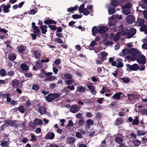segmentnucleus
Returning a JSON list of instances; mask_svg holds the SVG:
<instances>
[{
  "mask_svg": "<svg viewBox=\"0 0 147 147\" xmlns=\"http://www.w3.org/2000/svg\"><path fill=\"white\" fill-rule=\"evenodd\" d=\"M118 32L114 36L113 33H111L110 36L111 37V38L113 39L115 41L118 40L120 37V35L124 36L126 34L127 30L126 29H124L122 26L121 25L119 27Z\"/></svg>",
  "mask_w": 147,
  "mask_h": 147,
  "instance_id": "1",
  "label": "nucleus"
},
{
  "mask_svg": "<svg viewBox=\"0 0 147 147\" xmlns=\"http://www.w3.org/2000/svg\"><path fill=\"white\" fill-rule=\"evenodd\" d=\"M41 75H40V77H42V74H45L46 76H50L47 77L46 79V80L47 81H52L56 79V77L55 76H51L53 73L52 72H47L43 69H42L40 72Z\"/></svg>",
  "mask_w": 147,
  "mask_h": 147,
  "instance_id": "2",
  "label": "nucleus"
},
{
  "mask_svg": "<svg viewBox=\"0 0 147 147\" xmlns=\"http://www.w3.org/2000/svg\"><path fill=\"white\" fill-rule=\"evenodd\" d=\"M130 58L133 61H135L136 58L141 53L137 49L135 48H132L130 49Z\"/></svg>",
  "mask_w": 147,
  "mask_h": 147,
  "instance_id": "3",
  "label": "nucleus"
},
{
  "mask_svg": "<svg viewBox=\"0 0 147 147\" xmlns=\"http://www.w3.org/2000/svg\"><path fill=\"white\" fill-rule=\"evenodd\" d=\"M130 52L129 49H125L122 50V51L119 53V55L121 57L127 59L130 58Z\"/></svg>",
  "mask_w": 147,
  "mask_h": 147,
  "instance_id": "4",
  "label": "nucleus"
},
{
  "mask_svg": "<svg viewBox=\"0 0 147 147\" xmlns=\"http://www.w3.org/2000/svg\"><path fill=\"white\" fill-rule=\"evenodd\" d=\"M112 65L118 68L122 67L123 66L122 60L120 58H117L116 61L112 63Z\"/></svg>",
  "mask_w": 147,
  "mask_h": 147,
  "instance_id": "5",
  "label": "nucleus"
},
{
  "mask_svg": "<svg viewBox=\"0 0 147 147\" xmlns=\"http://www.w3.org/2000/svg\"><path fill=\"white\" fill-rule=\"evenodd\" d=\"M126 29L127 30V32L126 33V34H127V38H129L132 37L136 32V30L133 28L130 29L129 32H128V29L126 28H125L124 29Z\"/></svg>",
  "mask_w": 147,
  "mask_h": 147,
  "instance_id": "6",
  "label": "nucleus"
},
{
  "mask_svg": "<svg viewBox=\"0 0 147 147\" xmlns=\"http://www.w3.org/2000/svg\"><path fill=\"white\" fill-rule=\"evenodd\" d=\"M58 95L57 94H50L46 97V100L48 102H51L55 98L58 96Z\"/></svg>",
  "mask_w": 147,
  "mask_h": 147,
  "instance_id": "7",
  "label": "nucleus"
},
{
  "mask_svg": "<svg viewBox=\"0 0 147 147\" xmlns=\"http://www.w3.org/2000/svg\"><path fill=\"white\" fill-rule=\"evenodd\" d=\"M0 7L4 13H8L9 12V9L11 7V6L9 4L5 5L3 4L0 6Z\"/></svg>",
  "mask_w": 147,
  "mask_h": 147,
  "instance_id": "8",
  "label": "nucleus"
},
{
  "mask_svg": "<svg viewBox=\"0 0 147 147\" xmlns=\"http://www.w3.org/2000/svg\"><path fill=\"white\" fill-rule=\"evenodd\" d=\"M137 62L139 63L144 64L145 63L146 60L145 56L142 55L140 54L137 57Z\"/></svg>",
  "mask_w": 147,
  "mask_h": 147,
  "instance_id": "9",
  "label": "nucleus"
},
{
  "mask_svg": "<svg viewBox=\"0 0 147 147\" xmlns=\"http://www.w3.org/2000/svg\"><path fill=\"white\" fill-rule=\"evenodd\" d=\"M126 66L130 70L133 71L137 70L140 68L139 66L136 64H134L131 65H130L129 64H127Z\"/></svg>",
  "mask_w": 147,
  "mask_h": 147,
  "instance_id": "10",
  "label": "nucleus"
},
{
  "mask_svg": "<svg viewBox=\"0 0 147 147\" xmlns=\"http://www.w3.org/2000/svg\"><path fill=\"white\" fill-rule=\"evenodd\" d=\"M126 22L129 24H131L135 21L134 17L132 15H129L126 18Z\"/></svg>",
  "mask_w": 147,
  "mask_h": 147,
  "instance_id": "11",
  "label": "nucleus"
},
{
  "mask_svg": "<svg viewBox=\"0 0 147 147\" xmlns=\"http://www.w3.org/2000/svg\"><path fill=\"white\" fill-rule=\"evenodd\" d=\"M69 111L71 113H76L77 111H79V107L77 105H74L70 107Z\"/></svg>",
  "mask_w": 147,
  "mask_h": 147,
  "instance_id": "12",
  "label": "nucleus"
},
{
  "mask_svg": "<svg viewBox=\"0 0 147 147\" xmlns=\"http://www.w3.org/2000/svg\"><path fill=\"white\" fill-rule=\"evenodd\" d=\"M124 94L122 92H118L115 94L113 96V98L116 100H119L123 97Z\"/></svg>",
  "mask_w": 147,
  "mask_h": 147,
  "instance_id": "13",
  "label": "nucleus"
},
{
  "mask_svg": "<svg viewBox=\"0 0 147 147\" xmlns=\"http://www.w3.org/2000/svg\"><path fill=\"white\" fill-rule=\"evenodd\" d=\"M108 30V28L104 26H101L99 27L98 31L99 33H104Z\"/></svg>",
  "mask_w": 147,
  "mask_h": 147,
  "instance_id": "14",
  "label": "nucleus"
},
{
  "mask_svg": "<svg viewBox=\"0 0 147 147\" xmlns=\"http://www.w3.org/2000/svg\"><path fill=\"white\" fill-rule=\"evenodd\" d=\"M55 136V134L53 132H49L47 134L45 137V138L46 139H52L54 138Z\"/></svg>",
  "mask_w": 147,
  "mask_h": 147,
  "instance_id": "15",
  "label": "nucleus"
},
{
  "mask_svg": "<svg viewBox=\"0 0 147 147\" xmlns=\"http://www.w3.org/2000/svg\"><path fill=\"white\" fill-rule=\"evenodd\" d=\"M11 84L13 88L21 87V86H19L20 84L19 81L16 80H14L11 82Z\"/></svg>",
  "mask_w": 147,
  "mask_h": 147,
  "instance_id": "16",
  "label": "nucleus"
},
{
  "mask_svg": "<svg viewBox=\"0 0 147 147\" xmlns=\"http://www.w3.org/2000/svg\"><path fill=\"white\" fill-rule=\"evenodd\" d=\"M109 25L110 27L112 26H113L115 25L116 23V21L114 18H111V16L109 18Z\"/></svg>",
  "mask_w": 147,
  "mask_h": 147,
  "instance_id": "17",
  "label": "nucleus"
},
{
  "mask_svg": "<svg viewBox=\"0 0 147 147\" xmlns=\"http://www.w3.org/2000/svg\"><path fill=\"white\" fill-rule=\"evenodd\" d=\"M9 59L11 61L14 60L16 58V55L13 53H10L8 55Z\"/></svg>",
  "mask_w": 147,
  "mask_h": 147,
  "instance_id": "18",
  "label": "nucleus"
},
{
  "mask_svg": "<svg viewBox=\"0 0 147 147\" xmlns=\"http://www.w3.org/2000/svg\"><path fill=\"white\" fill-rule=\"evenodd\" d=\"M33 54L35 58L36 59H39L40 57V53L39 51H34Z\"/></svg>",
  "mask_w": 147,
  "mask_h": 147,
  "instance_id": "19",
  "label": "nucleus"
},
{
  "mask_svg": "<svg viewBox=\"0 0 147 147\" xmlns=\"http://www.w3.org/2000/svg\"><path fill=\"white\" fill-rule=\"evenodd\" d=\"M137 23L140 26H142L144 24V20L143 19L138 18L137 20Z\"/></svg>",
  "mask_w": 147,
  "mask_h": 147,
  "instance_id": "20",
  "label": "nucleus"
},
{
  "mask_svg": "<svg viewBox=\"0 0 147 147\" xmlns=\"http://www.w3.org/2000/svg\"><path fill=\"white\" fill-rule=\"evenodd\" d=\"M75 138L73 137H69L66 139V141L68 144L74 142L75 141Z\"/></svg>",
  "mask_w": 147,
  "mask_h": 147,
  "instance_id": "21",
  "label": "nucleus"
},
{
  "mask_svg": "<svg viewBox=\"0 0 147 147\" xmlns=\"http://www.w3.org/2000/svg\"><path fill=\"white\" fill-rule=\"evenodd\" d=\"M34 123L36 125H42L43 124V121L40 119H35L34 121Z\"/></svg>",
  "mask_w": 147,
  "mask_h": 147,
  "instance_id": "22",
  "label": "nucleus"
},
{
  "mask_svg": "<svg viewBox=\"0 0 147 147\" xmlns=\"http://www.w3.org/2000/svg\"><path fill=\"white\" fill-rule=\"evenodd\" d=\"M78 8L77 5H76L73 7H71L69 8H68L67 11L68 12L73 13L74 11L76 10Z\"/></svg>",
  "mask_w": 147,
  "mask_h": 147,
  "instance_id": "23",
  "label": "nucleus"
},
{
  "mask_svg": "<svg viewBox=\"0 0 147 147\" xmlns=\"http://www.w3.org/2000/svg\"><path fill=\"white\" fill-rule=\"evenodd\" d=\"M11 47L9 45H7L6 47L4 49V52L5 53H6L10 51L11 50Z\"/></svg>",
  "mask_w": 147,
  "mask_h": 147,
  "instance_id": "24",
  "label": "nucleus"
},
{
  "mask_svg": "<svg viewBox=\"0 0 147 147\" xmlns=\"http://www.w3.org/2000/svg\"><path fill=\"white\" fill-rule=\"evenodd\" d=\"M40 28L42 34H45L47 32V26L46 25L41 26H40Z\"/></svg>",
  "mask_w": 147,
  "mask_h": 147,
  "instance_id": "25",
  "label": "nucleus"
},
{
  "mask_svg": "<svg viewBox=\"0 0 147 147\" xmlns=\"http://www.w3.org/2000/svg\"><path fill=\"white\" fill-rule=\"evenodd\" d=\"M38 111L41 114H44L46 112V109L43 106H41L39 107Z\"/></svg>",
  "mask_w": 147,
  "mask_h": 147,
  "instance_id": "26",
  "label": "nucleus"
},
{
  "mask_svg": "<svg viewBox=\"0 0 147 147\" xmlns=\"http://www.w3.org/2000/svg\"><path fill=\"white\" fill-rule=\"evenodd\" d=\"M44 23L46 24H56V22L53 20H45L44 22Z\"/></svg>",
  "mask_w": 147,
  "mask_h": 147,
  "instance_id": "27",
  "label": "nucleus"
},
{
  "mask_svg": "<svg viewBox=\"0 0 147 147\" xmlns=\"http://www.w3.org/2000/svg\"><path fill=\"white\" fill-rule=\"evenodd\" d=\"M137 134L140 136H143L146 133V131L144 130H138L137 131Z\"/></svg>",
  "mask_w": 147,
  "mask_h": 147,
  "instance_id": "28",
  "label": "nucleus"
},
{
  "mask_svg": "<svg viewBox=\"0 0 147 147\" xmlns=\"http://www.w3.org/2000/svg\"><path fill=\"white\" fill-rule=\"evenodd\" d=\"M92 31L93 35L94 36H95L98 33V31L96 27H94L92 28Z\"/></svg>",
  "mask_w": 147,
  "mask_h": 147,
  "instance_id": "29",
  "label": "nucleus"
},
{
  "mask_svg": "<svg viewBox=\"0 0 147 147\" xmlns=\"http://www.w3.org/2000/svg\"><path fill=\"white\" fill-rule=\"evenodd\" d=\"M138 117H136V118L135 119L132 121V124L134 125H137L139 124V121L138 119Z\"/></svg>",
  "mask_w": 147,
  "mask_h": 147,
  "instance_id": "30",
  "label": "nucleus"
},
{
  "mask_svg": "<svg viewBox=\"0 0 147 147\" xmlns=\"http://www.w3.org/2000/svg\"><path fill=\"white\" fill-rule=\"evenodd\" d=\"M123 141V139L120 137H117L115 139V142L119 144L122 143Z\"/></svg>",
  "mask_w": 147,
  "mask_h": 147,
  "instance_id": "31",
  "label": "nucleus"
},
{
  "mask_svg": "<svg viewBox=\"0 0 147 147\" xmlns=\"http://www.w3.org/2000/svg\"><path fill=\"white\" fill-rule=\"evenodd\" d=\"M21 68L23 70L26 71L28 69V66L26 64H22L21 65Z\"/></svg>",
  "mask_w": 147,
  "mask_h": 147,
  "instance_id": "32",
  "label": "nucleus"
},
{
  "mask_svg": "<svg viewBox=\"0 0 147 147\" xmlns=\"http://www.w3.org/2000/svg\"><path fill=\"white\" fill-rule=\"evenodd\" d=\"M123 120L121 118H118L116 121L115 124L116 125H119L122 123Z\"/></svg>",
  "mask_w": 147,
  "mask_h": 147,
  "instance_id": "33",
  "label": "nucleus"
},
{
  "mask_svg": "<svg viewBox=\"0 0 147 147\" xmlns=\"http://www.w3.org/2000/svg\"><path fill=\"white\" fill-rule=\"evenodd\" d=\"M120 80H122L123 82L125 83H127L129 82L130 81V79L128 78L124 77L120 78Z\"/></svg>",
  "mask_w": 147,
  "mask_h": 147,
  "instance_id": "34",
  "label": "nucleus"
},
{
  "mask_svg": "<svg viewBox=\"0 0 147 147\" xmlns=\"http://www.w3.org/2000/svg\"><path fill=\"white\" fill-rule=\"evenodd\" d=\"M123 13H125V15H127L129 14L130 13V9L129 8H123Z\"/></svg>",
  "mask_w": 147,
  "mask_h": 147,
  "instance_id": "35",
  "label": "nucleus"
},
{
  "mask_svg": "<svg viewBox=\"0 0 147 147\" xmlns=\"http://www.w3.org/2000/svg\"><path fill=\"white\" fill-rule=\"evenodd\" d=\"M132 6V4L130 3H127L123 5L122 6V7L123 8H129L131 7Z\"/></svg>",
  "mask_w": 147,
  "mask_h": 147,
  "instance_id": "36",
  "label": "nucleus"
},
{
  "mask_svg": "<svg viewBox=\"0 0 147 147\" xmlns=\"http://www.w3.org/2000/svg\"><path fill=\"white\" fill-rule=\"evenodd\" d=\"M108 11L109 14L111 15L115 12V9L113 8H109Z\"/></svg>",
  "mask_w": 147,
  "mask_h": 147,
  "instance_id": "37",
  "label": "nucleus"
},
{
  "mask_svg": "<svg viewBox=\"0 0 147 147\" xmlns=\"http://www.w3.org/2000/svg\"><path fill=\"white\" fill-rule=\"evenodd\" d=\"M77 90L81 92H84L85 91V88L82 86H79L77 87Z\"/></svg>",
  "mask_w": 147,
  "mask_h": 147,
  "instance_id": "38",
  "label": "nucleus"
},
{
  "mask_svg": "<svg viewBox=\"0 0 147 147\" xmlns=\"http://www.w3.org/2000/svg\"><path fill=\"white\" fill-rule=\"evenodd\" d=\"M101 55L102 57V61H103L106 59L105 57L108 54L106 52L103 51L101 52Z\"/></svg>",
  "mask_w": 147,
  "mask_h": 147,
  "instance_id": "39",
  "label": "nucleus"
},
{
  "mask_svg": "<svg viewBox=\"0 0 147 147\" xmlns=\"http://www.w3.org/2000/svg\"><path fill=\"white\" fill-rule=\"evenodd\" d=\"M18 50L20 52L23 53L25 50V48L23 46H20L18 47Z\"/></svg>",
  "mask_w": 147,
  "mask_h": 147,
  "instance_id": "40",
  "label": "nucleus"
},
{
  "mask_svg": "<svg viewBox=\"0 0 147 147\" xmlns=\"http://www.w3.org/2000/svg\"><path fill=\"white\" fill-rule=\"evenodd\" d=\"M85 5L84 4H81L79 7V9H78V10L80 12L82 13V12H83V11L84 9V7Z\"/></svg>",
  "mask_w": 147,
  "mask_h": 147,
  "instance_id": "41",
  "label": "nucleus"
},
{
  "mask_svg": "<svg viewBox=\"0 0 147 147\" xmlns=\"http://www.w3.org/2000/svg\"><path fill=\"white\" fill-rule=\"evenodd\" d=\"M128 96V98L130 100H133L135 99V96L134 95L132 94H127Z\"/></svg>",
  "mask_w": 147,
  "mask_h": 147,
  "instance_id": "42",
  "label": "nucleus"
},
{
  "mask_svg": "<svg viewBox=\"0 0 147 147\" xmlns=\"http://www.w3.org/2000/svg\"><path fill=\"white\" fill-rule=\"evenodd\" d=\"M111 5L112 6L116 7L118 5V2L116 1H114L112 2V3L109 4V6H110Z\"/></svg>",
  "mask_w": 147,
  "mask_h": 147,
  "instance_id": "43",
  "label": "nucleus"
},
{
  "mask_svg": "<svg viewBox=\"0 0 147 147\" xmlns=\"http://www.w3.org/2000/svg\"><path fill=\"white\" fill-rule=\"evenodd\" d=\"M82 13H83V14L85 15H87L90 13L89 11H88L86 8H84Z\"/></svg>",
  "mask_w": 147,
  "mask_h": 147,
  "instance_id": "44",
  "label": "nucleus"
},
{
  "mask_svg": "<svg viewBox=\"0 0 147 147\" xmlns=\"http://www.w3.org/2000/svg\"><path fill=\"white\" fill-rule=\"evenodd\" d=\"M113 18L115 19L117 18L118 19H121L122 18V16L121 15H115L111 16V18Z\"/></svg>",
  "mask_w": 147,
  "mask_h": 147,
  "instance_id": "45",
  "label": "nucleus"
},
{
  "mask_svg": "<svg viewBox=\"0 0 147 147\" xmlns=\"http://www.w3.org/2000/svg\"><path fill=\"white\" fill-rule=\"evenodd\" d=\"M0 73L2 76H4L6 75V72L5 69H3L1 70Z\"/></svg>",
  "mask_w": 147,
  "mask_h": 147,
  "instance_id": "46",
  "label": "nucleus"
},
{
  "mask_svg": "<svg viewBox=\"0 0 147 147\" xmlns=\"http://www.w3.org/2000/svg\"><path fill=\"white\" fill-rule=\"evenodd\" d=\"M18 109L19 111L22 113H24L25 111V109L23 106H20L18 108Z\"/></svg>",
  "mask_w": 147,
  "mask_h": 147,
  "instance_id": "47",
  "label": "nucleus"
},
{
  "mask_svg": "<svg viewBox=\"0 0 147 147\" xmlns=\"http://www.w3.org/2000/svg\"><path fill=\"white\" fill-rule=\"evenodd\" d=\"M5 123L10 126H12L14 124L13 122L11 120L6 121L5 122Z\"/></svg>",
  "mask_w": 147,
  "mask_h": 147,
  "instance_id": "48",
  "label": "nucleus"
},
{
  "mask_svg": "<svg viewBox=\"0 0 147 147\" xmlns=\"http://www.w3.org/2000/svg\"><path fill=\"white\" fill-rule=\"evenodd\" d=\"M109 91V90L107 89L106 87H102V90L100 91V92L102 94H104L105 92H108Z\"/></svg>",
  "mask_w": 147,
  "mask_h": 147,
  "instance_id": "49",
  "label": "nucleus"
},
{
  "mask_svg": "<svg viewBox=\"0 0 147 147\" xmlns=\"http://www.w3.org/2000/svg\"><path fill=\"white\" fill-rule=\"evenodd\" d=\"M39 88V86L38 85L36 84L33 85L32 87V89L35 91L37 90Z\"/></svg>",
  "mask_w": 147,
  "mask_h": 147,
  "instance_id": "50",
  "label": "nucleus"
},
{
  "mask_svg": "<svg viewBox=\"0 0 147 147\" xmlns=\"http://www.w3.org/2000/svg\"><path fill=\"white\" fill-rule=\"evenodd\" d=\"M87 123V125L88 126H91L92 125L93 122V121L90 119L86 121Z\"/></svg>",
  "mask_w": 147,
  "mask_h": 147,
  "instance_id": "51",
  "label": "nucleus"
},
{
  "mask_svg": "<svg viewBox=\"0 0 147 147\" xmlns=\"http://www.w3.org/2000/svg\"><path fill=\"white\" fill-rule=\"evenodd\" d=\"M33 28L34 29L33 32L35 34L38 33L40 31L38 27L37 26H34Z\"/></svg>",
  "mask_w": 147,
  "mask_h": 147,
  "instance_id": "52",
  "label": "nucleus"
},
{
  "mask_svg": "<svg viewBox=\"0 0 147 147\" xmlns=\"http://www.w3.org/2000/svg\"><path fill=\"white\" fill-rule=\"evenodd\" d=\"M81 17L80 15L78 14L73 15L72 16L73 18L75 19L80 18H81Z\"/></svg>",
  "mask_w": 147,
  "mask_h": 147,
  "instance_id": "53",
  "label": "nucleus"
},
{
  "mask_svg": "<svg viewBox=\"0 0 147 147\" xmlns=\"http://www.w3.org/2000/svg\"><path fill=\"white\" fill-rule=\"evenodd\" d=\"M141 144L140 141L138 140H135L134 141V145L138 146H139Z\"/></svg>",
  "mask_w": 147,
  "mask_h": 147,
  "instance_id": "54",
  "label": "nucleus"
},
{
  "mask_svg": "<svg viewBox=\"0 0 147 147\" xmlns=\"http://www.w3.org/2000/svg\"><path fill=\"white\" fill-rule=\"evenodd\" d=\"M1 145L3 147H7L9 145V143L7 142L4 141L1 143Z\"/></svg>",
  "mask_w": 147,
  "mask_h": 147,
  "instance_id": "55",
  "label": "nucleus"
},
{
  "mask_svg": "<svg viewBox=\"0 0 147 147\" xmlns=\"http://www.w3.org/2000/svg\"><path fill=\"white\" fill-rule=\"evenodd\" d=\"M64 77L66 79H71L72 77L71 75L69 74H65L64 75Z\"/></svg>",
  "mask_w": 147,
  "mask_h": 147,
  "instance_id": "56",
  "label": "nucleus"
},
{
  "mask_svg": "<svg viewBox=\"0 0 147 147\" xmlns=\"http://www.w3.org/2000/svg\"><path fill=\"white\" fill-rule=\"evenodd\" d=\"M73 125L74 123L71 120H69L67 126L68 127H71Z\"/></svg>",
  "mask_w": 147,
  "mask_h": 147,
  "instance_id": "57",
  "label": "nucleus"
},
{
  "mask_svg": "<svg viewBox=\"0 0 147 147\" xmlns=\"http://www.w3.org/2000/svg\"><path fill=\"white\" fill-rule=\"evenodd\" d=\"M14 74V72L13 71H10L7 74V75L10 76H12Z\"/></svg>",
  "mask_w": 147,
  "mask_h": 147,
  "instance_id": "58",
  "label": "nucleus"
},
{
  "mask_svg": "<svg viewBox=\"0 0 147 147\" xmlns=\"http://www.w3.org/2000/svg\"><path fill=\"white\" fill-rule=\"evenodd\" d=\"M53 71L55 74H56L58 71V69H57L56 67L54 66V65H53Z\"/></svg>",
  "mask_w": 147,
  "mask_h": 147,
  "instance_id": "59",
  "label": "nucleus"
},
{
  "mask_svg": "<svg viewBox=\"0 0 147 147\" xmlns=\"http://www.w3.org/2000/svg\"><path fill=\"white\" fill-rule=\"evenodd\" d=\"M55 41L59 43H62L63 41L61 39L59 38H56L55 39Z\"/></svg>",
  "mask_w": 147,
  "mask_h": 147,
  "instance_id": "60",
  "label": "nucleus"
},
{
  "mask_svg": "<svg viewBox=\"0 0 147 147\" xmlns=\"http://www.w3.org/2000/svg\"><path fill=\"white\" fill-rule=\"evenodd\" d=\"M146 25H144L140 28V30L141 31H144L146 29Z\"/></svg>",
  "mask_w": 147,
  "mask_h": 147,
  "instance_id": "61",
  "label": "nucleus"
},
{
  "mask_svg": "<svg viewBox=\"0 0 147 147\" xmlns=\"http://www.w3.org/2000/svg\"><path fill=\"white\" fill-rule=\"evenodd\" d=\"M10 95V94L9 93V94L6 93L5 94H1V96L3 98H6L8 96H9Z\"/></svg>",
  "mask_w": 147,
  "mask_h": 147,
  "instance_id": "62",
  "label": "nucleus"
},
{
  "mask_svg": "<svg viewBox=\"0 0 147 147\" xmlns=\"http://www.w3.org/2000/svg\"><path fill=\"white\" fill-rule=\"evenodd\" d=\"M28 139L27 138L25 137H23L22 140H21V142L24 143H26L28 141Z\"/></svg>",
  "mask_w": 147,
  "mask_h": 147,
  "instance_id": "63",
  "label": "nucleus"
},
{
  "mask_svg": "<svg viewBox=\"0 0 147 147\" xmlns=\"http://www.w3.org/2000/svg\"><path fill=\"white\" fill-rule=\"evenodd\" d=\"M115 59V58L114 57H110L109 59V63H111V65H112V63L114 62L113 60Z\"/></svg>",
  "mask_w": 147,
  "mask_h": 147,
  "instance_id": "64",
  "label": "nucleus"
}]
</instances>
